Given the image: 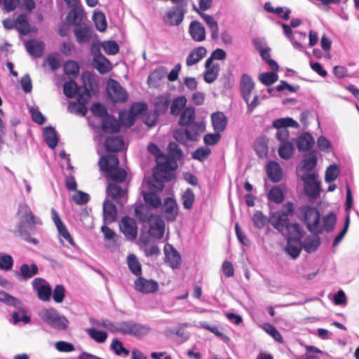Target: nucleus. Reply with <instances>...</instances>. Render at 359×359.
<instances>
[{"mask_svg": "<svg viewBox=\"0 0 359 359\" xmlns=\"http://www.w3.org/2000/svg\"><path fill=\"white\" fill-rule=\"evenodd\" d=\"M18 223L14 230L15 235L27 243L37 245L39 241L32 237L36 233V226L41 225V219L35 216L30 207L26 203L19 205L17 212Z\"/></svg>", "mask_w": 359, "mask_h": 359, "instance_id": "1", "label": "nucleus"}, {"mask_svg": "<svg viewBox=\"0 0 359 359\" xmlns=\"http://www.w3.org/2000/svg\"><path fill=\"white\" fill-rule=\"evenodd\" d=\"M96 325L102 326L115 334H133L135 337H142L149 333L150 329L148 326L133 323L132 321L112 322L109 320H102Z\"/></svg>", "mask_w": 359, "mask_h": 359, "instance_id": "2", "label": "nucleus"}, {"mask_svg": "<svg viewBox=\"0 0 359 359\" xmlns=\"http://www.w3.org/2000/svg\"><path fill=\"white\" fill-rule=\"evenodd\" d=\"M300 212L303 216L307 229L312 233H318L322 230L318 210L309 205L302 206Z\"/></svg>", "mask_w": 359, "mask_h": 359, "instance_id": "3", "label": "nucleus"}, {"mask_svg": "<svg viewBox=\"0 0 359 359\" xmlns=\"http://www.w3.org/2000/svg\"><path fill=\"white\" fill-rule=\"evenodd\" d=\"M273 126L277 129L276 137L280 143L284 142H289V130L287 127L297 128L299 127L298 123L290 117L281 118L275 120L273 122Z\"/></svg>", "mask_w": 359, "mask_h": 359, "instance_id": "4", "label": "nucleus"}, {"mask_svg": "<svg viewBox=\"0 0 359 359\" xmlns=\"http://www.w3.org/2000/svg\"><path fill=\"white\" fill-rule=\"evenodd\" d=\"M33 292L39 299L42 302H49L52 297V287L50 283L43 278H35L32 281Z\"/></svg>", "mask_w": 359, "mask_h": 359, "instance_id": "5", "label": "nucleus"}, {"mask_svg": "<svg viewBox=\"0 0 359 359\" xmlns=\"http://www.w3.org/2000/svg\"><path fill=\"white\" fill-rule=\"evenodd\" d=\"M186 12V4L173 6L166 12L163 21L170 26H178L182 22Z\"/></svg>", "mask_w": 359, "mask_h": 359, "instance_id": "6", "label": "nucleus"}, {"mask_svg": "<svg viewBox=\"0 0 359 359\" xmlns=\"http://www.w3.org/2000/svg\"><path fill=\"white\" fill-rule=\"evenodd\" d=\"M107 93L114 102H124L128 98L125 89L113 79H110L107 83Z\"/></svg>", "mask_w": 359, "mask_h": 359, "instance_id": "7", "label": "nucleus"}, {"mask_svg": "<svg viewBox=\"0 0 359 359\" xmlns=\"http://www.w3.org/2000/svg\"><path fill=\"white\" fill-rule=\"evenodd\" d=\"M301 178L304 182V191L306 195L316 197L319 194L320 182L316 180L315 172L303 173Z\"/></svg>", "mask_w": 359, "mask_h": 359, "instance_id": "8", "label": "nucleus"}, {"mask_svg": "<svg viewBox=\"0 0 359 359\" xmlns=\"http://www.w3.org/2000/svg\"><path fill=\"white\" fill-rule=\"evenodd\" d=\"M161 208V215L168 222H173L176 219L178 215L179 208L174 198L171 197L166 198Z\"/></svg>", "mask_w": 359, "mask_h": 359, "instance_id": "9", "label": "nucleus"}, {"mask_svg": "<svg viewBox=\"0 0 359 359\" xmlns=\"http://www.w3.org/2000/svg\"><path fill=\"white\" fill-rule=\"evenodd\" d=\"M51 215L52 219L54 222L55 225L57 227L60 242L62 243L63 240L66 241L68 243H69L72 246H75V243L73 240V238L70 235L69 231L67 230L66 226L63 224L62 220L60 219V215L58 212L54 209H51Z\"/></svg>", "mask_w": 359, "mask_h": 359, "instance_id": "10", "label": "nucleus"}, {"mask_svg": "<svg viewBox=\"0 0 359 359\" xmlns=\"http://www.w3.org/2000/svg\"><path fill=\"white\" fill-rule=\"evenodd\" d=\"M121 231L129 241H134L137 235V226L134 219L126 216L123 217L119 224Z\"/></svg>", "mask_w": 359, "mask_h": 359, "instance_id": "11", "label": "nucleus"}, {"mask_svg": "<svg viewBox=\"0 0 359 359\" xmlns=\"http://www.w3.org/2000/svg\"><path fill=\"white\" fill-rule=\"evenodd\" d=\"M90 98V93L88 90H83L79 93V97H77V102H70L68 109L70 112L78 115L85 116L87 112V108L85 104Z\"/></svg>", "mask_w": 359, "mask_h": 359, "instance_id": "12", "label": "nucleus"}, {"mask_svg": "<svg viewBox=\"0 0 359 359\" xmlns=\"http://www.w3.org/2000/svg\"><path fill=\"white\" fill-rule=\"evenodd\" d=\"M135 288L142 293H152L158 290V284L154 280L139 277L135 280Z\"/></svg>", "mask_w": 359, "mask_h": 359, "instance_id": "13", "label": "nucleus"}, {"mask_svg": "<svg viewBox=\"0 0 359 359\" xmlns=\"http://www.w3.org/2000/svg\"><path fill=\"white\" fill-rule=\"evenodd\" d=\"M165 262L172 269L177 268L181 262V257L178 252L169 243L164 246Z\"/></svg>", "mask_w": 359, "mask_h": 359, "instance_id": "14", "label": "nucleus"}, {"mask_svg": "<svg viewBox=\"0 0 359 359\" xmlns=\"http://www.w3.org/2000/svg\"><path fill=\"white\" fill-rule=\"evenodd\" d=\"M269 222L282 234L285 233V228L289 224L288 218L286 217L285 214L281 213L279 211L271 214Z\"/></svg>", "mask_w": 359, "mask_h": 359, "instance_id": "15", "label": "nucleus"}, {"mask_svg": "<svg viewBox=\"0 0 359 359\" xmlns=\"http://www.w3.org/2000/svg\"><path fill=\"white\" fill-rule=\"evenodd\" d=\"M207 49L203 46H198L193 48L186 58V65L191 67L198 64L207 55Z\"/></svg>", "mask_w": 359, "mask_h": 359, "instance_id": "16", "label": "nucleus"}, {"mask_svg": "<svg viewBox=\"0 0 359 359\" xmlns=\"http://www.w3.org/2000/svg\"><path fill=\"white\" fill-rule=\"evenodd\" d=\"M149 222V234L156 238H161L163 236L165 231L164 221L158 216L154 217Z\"/></svg>", "mask_w": 359, "mask_h": 359, "instance_id": "17", "label": "nucleus"}, {"mask_svg": "<svg viewBox=\"0 0 359 359\" xmlns=\"http://www.w3.org/2000/svg\"><path fill=\"white\" fill-rule=\"evenodd\" d=\"M204 81L208 83H213L219 75V66L217 63L210 62L206 60L205 62Z\"/></svg>", "mask_w": 359, "mask_h": 359, "instance_id": "18", "label": "nucleus"}, {"mask_svg": "<svg viewBox=\"0 0 359 359\" xmlns=\"http://www.w3.org/2000/svg\"><path fill=\"white\" fill-rule=\"evenodd\" d=\"M241 90L246 103H249L251 93L255 88L252 78L248 74H243L241 79Z\"/></svg>", "mask_w": 359, "mask_h": 359, "instance_id": "19", "label": "nucleus"}, {"mask_svg": "<svg viewBox=\"0 0 359 359\" xmlns=\"http://www.w3.org/2000/svg\"><path fill=\"white\" fill-rule=\"evenodd\" d=\"M189 32L191 39L197 42L205 39V30L204 27L198 21H192L189 27Z\"/></svg>", "mask_w": 359, "mask_h": 359, "instance_id": "20", "label": "nucleus"}, {"mask_svg": "<svg viewBox=\"0 0 359 359\" xmlns=\"http://www.w3.org/2000/svg\"><path fill=\"white\" fill-rule=\"evenodd\" d=\"M43 320L59 330L66 329L69 323L65 316H43Z\"/></svg>", "mask_w": 359, "mask_h": 359, "instance_id": "21", "label": "nucleus"}, {"mask_svg": "<svg viewBox=\"0 0 359 359\" xmlns=\"http://www.w3.org/2000/svg\"><path fill=\"white\" fill-rule=\"evenodd\" d=\"M107 194L116 201H119L125 198L127 194L126 187H122L117 183L110 182L107 187Z\"/></svg>", "mask_w": 359, "mask_h": 359, "instance_id": "22", "label": "nucleus"}, {"mask_svg": "<svg viewBox=\"0 0 359 359\" xmlns=\"http://www.w3.org/2000/svg\"><path fill=\"white\" fill-rule=\"evenodd\" d=\"M118 160L115 154H109L102 156L99 161V166L101 170L105 172H109L118 168Z\"/></svg>", "mask_w": 359, "mask_h": 359, "instance_id": "23", "label": "nucleus"}, {"mask_svg": "<svg viewBox=\"0 0 359 359\" xmlns=\"http://www.w3.org/2000/svg\"><path fill=\"white\" fill-rule=\"evenodd\" d=\"M92 65L102 74L107 73L111 69L109 60L101 54L95 55Z\"/></svg>", "mask_w": 359, "mask_h": 359, "instance_id": "24", "label": "nucleus"}, {"mask_svg": "<svg viewBox=\"0 0 359 359\" xmlns=\"http://www.w3.org/2000/svg\"><path fill=\"white\" fill-rule=\"evenodd\" d=\"M170 95L165 93L156 97L154 100V109L157 114L165 113L170 104Z\"/></svg>", "mask_w": 359, "mask_h": 359, "instance_id": "25", "label": "nucleus"}, {"mask_svg": "<svg viewBox=\"0 0 359 359\" xmlns=\"http://www.w3.org/2000/svg\"><path fill=\"white\" fill-rule=\"evenodd\" d=\"M44 46L43 41L36 39H32L25 43L27 52L34 57H39L42 55Z\"/></svg>", "mask_w": 359, "mask_h": 359, "instance_id": "26", "label": "nucleus"}, {"mask_svg": "<svg viewBox=\"0 0 359 359\" xmlns=\"http://www.w3.org/2000/svg\"><path fill=\"white\" fill-rule=\"evenodd\" d=\"M38 272L39 268L36 264H32L29 265L27 264H23L20 268L17 277L20 280H27L37 274Z\"/></svg>", "mask_w": 359, "mask_h": 359, "instance_id": "27", "label": "nucleus"}, {"mask_svg": "<svg viewBox=\"0 0 359 359\" xmlns=\"http://www.w3.org/2000/svg\"><path fill=\"white\" fill-rule=\"evenodd\" d=\"M301 239L287 238V246L285 251L293 259L299 257L302 249Z\"/></svg>", "mask_w": 359, "mask_h": 359, "instance_id": "28", "label": "nucleus"}, {"mask_svg": "<svg viewBox=\"0 0 359 359\" xmlns=\"http://www.w3.org/2000/svg\"><path fill=\"white\" fill-rule=\"evenodd\" d=\"M212 124L215 132L222 133L227 125L226 116L220 111L213 113L211 116Z\"/></svg>", "mask_w": 359, "mask_h": 359, "instance_id": "29", "label": "nucleus"}, {"mask_svg": "<svg viewBox=\"0 0 359 359\" xmlns=\"http://www.w3.org/2000/svg\"><path fill=\"white\" fill-rule=\"evenodd\" d=\"M74 32L77 41L80 44L88 42L92 36V30L87 25L77 27L75 28Z\"/></svg>", "mask_w": 359, "mask_h": 359, "instance_id": "30", "label": "nucleus"}, {"mask_svg": "<svg viewBox=\"0 0 359 359\" xmlns=\"http://www.w3.org/2000/svg\"><path fill=\"white\" fill-rule=\"evenodd\" d=\"M116 208L114 204L109 200H105L103 203V217L107 223H111L116 218Z\"/></svg>", "mask_w": 359, "mask_h": 359, "instance_id": "31", "label": "nucleus"}, {"mask_svg": "<svg viewBox=\"0 0 359 359\" xmlns=\"http://www.w3.org/2000/svg\"><path fill=\"white\" fill-rule=\"evenodd\" d=\"M266 172L269 178L273 182H279L283 176V171L280 165L277 162L271 161L269 163Z\"/></svg>", "mask_w": 359, "mask_h": 359, "instance_id": "32", "label": "nucleus"}, {"mask_svg": "<svg viewBox=\"0 0 359 359\" xmlns=\"http://www.w3.org/2000/svg\"><path fill=\"white\" fill-rule=\"evenodd\" d=\"M104 146L107 151L117 152L123 149L124 142L119 137H110L106 139Z\"/></svg>", "mask_w": 359, "mask_h": 359, "instance_id": "33", "label": "nucleus"}, {"mask_svg": "<svg viewBox=\"0 0 359 359\" xmlns=\"http://www.w3.org/2000/svg\"><path fill=\"white\" fill-rule=\"evenodd\" d=\"M296 144L299 151H307L313 145L314 140L311 134L305 133L297 138Z\"/></svg>", "mask_w": 359, "mask_h": 359, "instance_id": "34", "label": "nucleus"}, {"mask_svg": "<svg viewBox=\"0 0 359 359\" xmlns=\"http://www.w3.org/2000/svg\"><path fill=\"white\" fill-rule=\"evenodd\" d=\"M63 90L67 97L72 98L76 96L79 97V93H82L83 90H88L86 88L79 87L74 81H69L64 84Z\"/></svg>", "mask_w": 359, "mask_h": 359, "instance_id": "35", "label": "nucleus"}, {"mask_svg": "<svg viewBox=\"0 0 359 359\" xmlns=\"http://www.w3.org/2000/svg\"><path fill=\"white\" fill-rule=\"evenodd\" d=\"M43 139L51 149H54L57 144V134L55 130L51 126L46 127L43 129Z\"/></svg>", "mask_w": 359, "mask_h": 359, "instance_id": "36", "label": "nucleus"}, {"mask_svg": "<svg viewBox=\"0 0 359 359\" xmlns=\"http://www.w3.org/2000/svg\"><path fill=\"white\" fill-rule=\"evenodd\" d=\"M157 170L162 172H168L173 170L177 167L175 161H172V158L168 157L165 155L161 156V159H158Z\"/></svg>", "mask_w": 359, "mask_h": 359, "instance_id": "37", "label": "nucleus"}, {"mask_svg": "<svg viewBox=\"0 0 359 359\" xmlns=\"http://www.w3.org/2000/svg\"><path fill=\"white\" fill-rule=\"evenodd\" d=\"M317 164V157L314 152L310 153L308 155L304 156L302 169L304 170V173L315 172L313 171L314 168Z\"/></svg>", "mask_w": 359, "mask_h": 359, "instance_id": "38", "label": "nucleus"}, {"mask_svg": "<svg viewBox=\"0 0 359 359\" xmlns=\"http://www.w3.org/2000/svg\"><path fill=\"white\" fill-rule=\"evenodd\" d=\"M135 215L141 222L149 221L154 217L149 208L142 204L135 208Z\"/></svg>", "mask_w": 359, "mask_h": 359, "instance_id": "39", "label": "nucleus"}, {"mask_svg": "<svg viewBox=\"0 0 359 359\" xmlns=\"http://www.w3.org/2000/svg\"><path fill=\"white\" fill-rule=\"evenodd\" d=\"M144 201L147 205L154 209L161 207L162 201L158 195L153 192H142Z\"/></svg>", "mask_w": 359, "mask_h": 359, "instance_id": "40", "label": "nucleus"}, {"mask_svg": "<svg viewBox=\"0 0 359 359\" xmlns=\"http://www.w3.org/2000/svg\"><path fill=\"white\" fill-rule=\"evenodd\" d=\"M119 126L118 121L110 116H107L102 123V129L104 133H116L118 131Z\"/></svg>", "mask_w": 359, "mask_h": 359, "instance_id": "41", "label": "nucleus"}, {"mask_svg": "<svg viewBox=\"0 0 359 359\" xmlns=\"http://www.w3.org/2000/svg\"><path fill=\"white\" fill-rule=\"evenodd\" d=\"M187 102V98L183 95L178 96L174 99L172 102H170V105L171 114L175 116L179 115L186 106Z\"/></svg>", "mask_w": 359, "mask_h": 359, "instance_id": "42", "label": "nucleus"}, {"mask_svg": "<svg viewBox=\"0 0 359 359\" xmlns=\"http://www.w3.org/2000/svg\"><path fill=\"white\" fill-rule=\"evenodd\" d=\"M195 119V110L193 107H186L181 112L179 124L187 126L191 123Z\"/></svg>", "mask_w": 359, "mask_h": 359, "instance_id": "43", "label": "nucleus"}, {"mask_svg": "<svg viewBox=\"0 0 359 359\" xmlns=\"http://www.w3.org/2000/svg\"><path fill=\"white\" fill-rule=\"evenodd\" d=\"M283 235L287 236V238L301 239L302 236V228L299 224L296 223H289L285 230Z\"/></svg>", "mask_w": 359, "mask_h": 359, "instance_id": "44", "label": "nucleus"}, {"mask_svg": "<svg viewBox=\"0 0 359 359\" xmlns=\"http://www.w3.org/2000/svg\"><path fill=\"white\" fill-rule=\"evenodd\" d=\"M15 27L21 34L25 35L29 32L30 27L25 15L21 14L17 17L15 19Z\"/></svg>", "mask_w": 359, "mask_h": 359, "instance_id": "45", "label": "nucleus"}, {"mask_svg": "<svg viewBox=\"0 0 359 359\" xmlns=\"http://www.w3.org/2000/svg\"><path fill=\"white\" fill-rule=\"evenodd\" d=\"M127 173L125 170L122 168H114V170L106 172L107 177L111 180L112 182H122L126 178Z\"/></svg>", "mask_w": 359, "mask_h": 359, "instance_id": "46", "label": "nucleus"}, {"mask_svg": "<svg viewBox=\"0 0 359 359\" xmlns=\"http://www.w3.org/2000/svg\"><path fill=\"white\" fill-rule=\"evenodd\" d=\"M294 151V146L291 142H284L280 143L278 149L279 156L285 160L291 158Z\"/></svg>", "mask_w": 359, "mask_h": 359, "instance_id": "47", "label": "nucleus"}, {"mask_svg": "<svg viewBox=\"0 0 359 359\" xmlns=\"http://www.w3.org/2000/svg\"><path fill=\"white\" fill-rule=\"evenodd\" d=\"M127 263L130 271L135 276H140L142 273L141 264L137 257L133 254H130L127 258Z\"/></svg>", "mask_w": 359, "mask_h": 359, "instance_id": "48", "label": "nucleus"}, {"mask_svg": "<svg viewBox=\"0 0 359 359\" xmlns=\"http://www.w3.org/2000/svg\"><path fill=\"white\" fill-rule=\"evenodd\" d=\"M82 20V10L78 7L71 8L66 17V21L69 24L76 25Z\"/></svg>", "mask_w": 359, "mask_h": 359, "instance_id": "49", "label": "nucleus"}, {"mask_svg": "<svg viewBox=\"0 0 359 359\" xmlns=\"http://www.w3.org/2000/svg\"><path fill=\"white\" fill-rule=\"evenodd\" d=\"M165 74V69L160 67L156 69L148 77V83L150 86H156Z\"/></svg>", "mask_w": 359, "mask_h": 359, "instance_id": "50", "label": "nucleus"}, {"mask_svg": "<svg viewBox=\"0 0 359 359\" xmlns=\"http://www.w3.org/2000/svg\"><path fill=\"white\" fill-rule=\"evenodd\" d=\"M268 199L276 203H280L284 200V194L279 187H273L268 194Z\"/></svg>", "mask_w": 359, "mask_h": 359, "instance_id": "51", "label": "nucleus"}, {"mask_svg": "<svg viewBox=\"0 0 359 359\" xmlns=\"http://www.w3.org/2000/svg\"><path fill=\"white\" fill-rule=\"evenodd\" d=\"M86 332L97 343H104L107 338V334L105 332L98 330L95 327L88 329Z\"/></svg>", "mask_w": 359, "mask_h": 359, "instance_id": "52", "label": "nucleus"}, {"mask_svg": "<svg viewBox=\"0 0 359 359\" xmlns=\"http://www.w3.org/2000/svg\"><path fill=\"white\" fill-rule=\"evenodd\" d=\"M182 201L183 206L187 210H190L192 208L193 203L195 201V196L191 189H187L182 196Z\"/></svg>", "mask_w": 359, "mask_h": 359, "instance_id": "53", "label": "nucleus"}, {"mask_svg": "<svg viewBox=\"0 0 359 359\" xmlns=\"http://www.w3.org/2000/svg\"><path fill=\"white\" fill-rule=\"evenodd\" d=\"M340 172L339 167L336 164L330 165L325 172V181L328 183L334 182Z\"/></svg>", "mask_w": 359, "mask_h": 359, "instance_id": "54", "label": "nucleus"}, {"mask_svg": "<svg viewBox=\"0 0 359 359\" xmlns=\"http://www.w3.org/2000/svg\"><path fill=\"white\" fill-rule=\"evenodd\" d=\"M203 20L206 22L208 26L209 27L212 36L213 38L216 37L218 34L219 28L217 22L215 20V19L210 15L208 14H201V15Z\"/></svg>", "mask_w": 359, "mask_h": 359, "instance_id": "55", "label": "nucleus"}, {"mask_svg": "<svg viewBox=\"0 0 359 359\" xmlns=\"http://www.w3.org/2000/svg\"><path fill=\"white\" fill-rule=\"evenodd\" d=\"M64 70L67 76L76 77L79 74V67L77 62L69 60L65 64Z\"/></svg>", "mask_w": 359, "mask_h": 359, "instance_id": "56", "label": "nucleus"}, {"mask_svg": "<svg viewBox=\"0 0 359 359\" xmlns=\"http://www.w3.org/2000/svg\"><path fill=\"white\" fill-rule=\"evenodd\" d=\"M13 266V259L10 255L0 253V269L9 271Z\"/></svg>", "mask_w": 359, "mask_h": 359, "instance_id": "57", "label": "nucleus"}, {"mask_svg": "<svg viewBox=\"0 0 359 359\" xmlns=\"http://www.w3.org/2000/svg\"><path fill=\"white\" fill-rule=\"evenodd\" d=\"M0 302L15 307L20 305V301L19 299L2 290H0Z\"/></svg>", "mask_w": 359, "mask_h": 359, "instance_id": "58", "label": "nucleus"}, {"mask_svg": "<svg viewBox=\"0 0 359 359\" xmlns=\"http://www.w3.org/2000/svg\"><path fill=\"white\" fill-rule=\"evenodd\" d=\"M263 330L268 333L273 339L279 342L283 343V339L280 332L271 324L265 323L262 325Z\"/></svg>", "mask_w": 359, "mask_h": 359, "instance_id": "59", "label": "nucleus"}, {"mask_svg": "<svg viewBox=\"0 0 359 359\" xmlns=\"http://www.w3.org/2000/svg\"><path fill=\"white\" fill-rule=\"evenodd\" d=\"M93 18L96 28L100 32H104L107 28V21L104 15L102 12H96L93 14Z\"/></svg>", "mask_w": 359, "mask_h": 359, "instance_id": "60", "label": "nucleus"}, {"mask_svg": "<svg viewBox=\"0 0 359 359\" xmlns=\"http://www.w3.org/2000/svg\"><path fill=\"white\" fill-rule=\"evenodd\" d=\"M259 79L263 84L270 86L278 80V76L274 72H269L261 74Z\"/></svg>", "mask_w": 359, "mask_h": 359, "instance_id": "61", "label": "nucleus"}, {"mask_svg": "<svg viewBox=\"0 0 359 359\" xmlns=\"http://www.w3.org/2000/svg\"><path fill=\"white\" fill-rule=\"evenodd\" d=\"M52 296L55 302L61 303L65 297V289L62 285H57L52 289Z\"/></svg>", "mask_w": 359, "mask_h": 359, "instance_id": "62", "label": "nucleus"}, {"mask_svg": "<svg viewBox=\"0 0 359 359\" xmlns=\"http://www.w3.org/2000/svg\"><path fill=\"white\" fill-rule=\"evenodd\" d=\"M168 149L169 157L175 160L181 158L182 152L177 143L174 142H170L168 146Z\"/></svg>", "mask_w": 359, "mask_h": 359, "instance_id": "63", "label": "nucleus"}, {"mask_svg": "<svg viewBox=\"0 0 359 359\" xmlns=\"http://www.w3.org/2000/svg\"><path fill=\"white\" fill-rule=\"evenodd\" d=\"M119 119L122 124L129 127L134 123L135 117L129 111H121Z\"/></svg>", "mask_w": 359, "mask_h": 359, "instance_id": "64", "label": "nucleus"}]
</instances>
